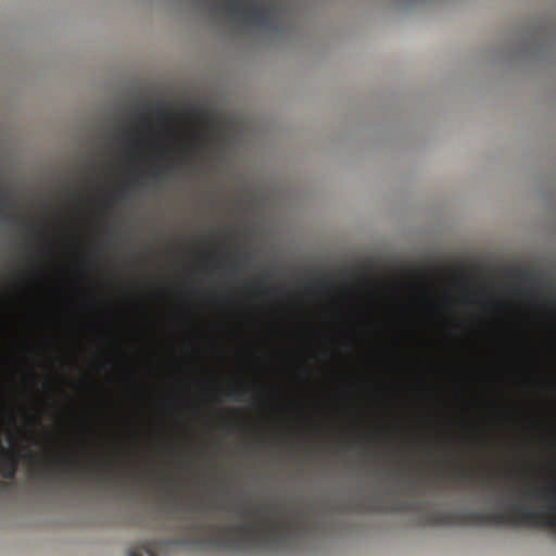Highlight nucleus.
<instances>
[{
	"instance_id": "nucleus-1",
	"label": "nucleus",
	"mask_w": 556,
	"mask_h": 556,
	"mask_svg": "<svg viewBox=\"0 0 556 556\" xmlns=\"http://www.w3.org/2000/svg\"><path fill=\"white\" fill-rule=\"evenodd\" d=\"M241 515L249 520L231 525L193 523L185 539L143 542L129 552V556H157L169 546L218 547L236 552L257 548L278 549L291 546L309 533V516L296 508H283L280 516L268 505L243 508Z\"/></svg>"
},
{
	"instance_id": "nucleus-2",
	"label": "nucleus",
	"mask_w": 556,
	"mask_h": 556,
	"mask_svg": "<svg viewBox=\"0 0 556 556\" xmlns=\"http://www.w3.org/2000/svg\"><path fill=\"white\" fill-rule=\"evenodd\" d=\"M211 10L220 13L238 27L258 28L283 36L290 21L281 8L283 2H210Z\"/></svg>"
},
{
	"instance_id": "nucleus-3",
	"label": "nucleus",
	"mask_w": 556,
	"mask_h": 556,
	"mask_svg": "<svg viewBox=\"0 0 556 556\" xmlns=\"http://www.w3.org/2000/svg\"><path fill=\"white\" fill-rule=\"evenodd\" d=\"M53 466L62 470L77 471L79 469L77 462L70 459L56 460L53 463Z\"/></svg>"
},
{
	"instance_id": "nucleus-4",
	"label": "nucleus",
	"mask_w": 556,
	"mask_h": 556,
	"mask_svg": "<svg viewBox=\"0 0 556 556\" xmlns=\"http://www.w3.org/2000/svg\"><path fill=\"white\" fill-rule=\"evenodd\" d=\"M0 216H2V219L10 223L21 222L22 224H25L24 219L18 218L17 216L4 214L3 205L0 203Z\"/></svg>"
},
{
	"instance_id": "nucleus-5",
	"label": "nucleus",
	"mask_w": 556,
	"mask_h": 556,
	"mask_svg": "<svg viewBox=\"0 0 556 556\" xmlns=\"http://www.w3.org/2000/svg\"><path fill=\"white\" fill-rule=\"evenodd\" d=\"M403 509L402 505H399L397 507L389 508L383 504H375L369 507V510L374 511H388V510H400Z\"/></svg>"
},
{
	"instance_id": "nucleus-6",
	"label": "nucleus",
	"mask_w": 556,
	"mask_h": 556,
	"mask_svg": "<svg viewBox=\"0 0 556 556\" xmlns=\"http://www.w3.org/2000/svg\"><path fill=\"white\" fill-rule=\"evenodd\" d=\"M264 287H265V281L260 280V281L255 282V288L258 291L265 292V293L270 294V295L277 292L276 288L275 289H264Z\"/></svg>"
},
{
	"instance_id": "nucleus-7",
	"label": "nucleus",
	"mask_w": 556,
	"mask_h": 556,
	"mask_svg": "<svg viewBox=\"0 0 556 556\" xmlns=\"http://www.w3.org/2000/svg\"><path fill=\"white\" fill-rule=\"evenodd\" d=\"M245 389L238 388L231 393V397L235 400H241L245 395Z\"/></svg>"
},
{
	"instance_id": "nucleus-8",
	"label": "nucleus",
	"mask_w": 556,
	"mask_h": 556,
	"mask_svg": "<svg viewBox=\"0 0 556 556\" xmlns=\"http://www.w3.org/2000/svg\"><path fill=\"white\" fill-rule=\"evenodd\" d=\"M151 176L153 177V179H154L155 181H161V180H162V176H161V168H160V167L154 168V169L151 172Z\"/></svg>"
},
{
	"instance_id": "nucleus-9",
	"label": "nucleus",
	"mask_w": 556,
	"mask_h": 556,
	"mask_svg": "<svg viewBox=\"0 0 556 556\" xmlns=\"http://www.w3.org/2000/svg\"><path fill=\"white\" fill-rule=\"evenodd\" d=\"M456 472L464 480H467L469 478V476H470V472L467 469H463V468H457Z\"/></svg>"
},
{
	"instance_id": "nucleus-10",
	"label": "nucleus",
	"mask_w": 556,
	"mask_h": 556,
	"mask_svg": "<svg viewBox=\"0 0 556 556\" xmlns=\"http://www.w3.org/2000/svg\"><path fill=\"white\" fill-rule=\"evenodd\" d=\"M126 194V186H123L117 189V191L113 194L114 199L123 198Z\"/></svg>"
},
{
	"instance_id": "nucleus-11",
	"label": "nucleus",
	"mask_w": 556,
	"mask_h": 556,
	"mask_svg": "<svg viewBox=\"0 0 556 556\" xmlns=\"http://www.w3.org/2000/svg\"><path fill=\"white\" fill-rule=\"evenodd\" d=\"M131 185H142L141 176H136L130 181Z\"/></svg>"
},
{
	"instance_id": "nucleus-12",
	"label": "nucleus",
	"mask_w": 556,
	"mask_h": 556,
	"mask_svg": "<svg viewBox=\"0 0 556 556\" xmlns=\"http://www.w3.org/2000/svg\"><path fill=\"white\" fill-rule=\"evenodd\" d=\"M163 152L168 156L169 162H168L167 167H170V166H172V163H173V162H172V161H173V159H172V156H170V154H169V150H168V149H165V150H163Z\"/></svg>"
},
{
	"instance_id": "nucleus-13",
	"label": "nucleus",
	"mask_w": 556,
	"mask_h": 556,
	"mask_svg": "<svg viewBox=\"0 0 556 556\" xmlns=\"http://www.w3.org/2000/svg\"><path fill=\"white\" fill-rule=\"evenodd\" d=\"M193 139H202V136L199 132L192 134Z\"/></svg>"
},
{
	"instance_id": "nucleus-14",
	"label": "nucleus",
	"mask_w": 556,
	"mask_h": 556,
	"mask_svg": "<svg viewBox=\"0 0 556 556\" xmlns=\"http://www.w3.org/2000/svg\"><path fill=\"white\" fill-rule=\"evenodd\" d=\"M122 135L124 138H128L130 136V131L124 130Z\"/></svg>"
},
{
	"instance_id": "nucleus-15",
	"label": "nucleus",
	"mask_w": 556,
	"mask_h": 556,
	"mask_svg": "<svg viewBox=\"0 0 556 556\" xmlns=\"http://www.w3.org/2000/svg\"><path fill=\"white\" fill-rule=\"evenodd\" d=\"M103 467L105 470H109V471H111L113 469L112 465H109V464L104 465Z\"/></svg>"
},
{
	"instance_id": "nucleus-16",
	"label": "nucleus",
	"mask_w": 556,
	"mask_h": 556,
	"mask_svg": "<svg viewBox=\"0 0 556 556\" xmlns=\"http://www.w3.org/2000/svg\"><path fill=\"white\" fill-rule=\"evenodd\" d=\"M141 117H142L143 119H146V118H147V115H146V114H141Z\"/></svg>"
}]
</instances>
